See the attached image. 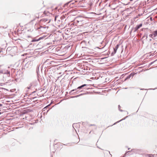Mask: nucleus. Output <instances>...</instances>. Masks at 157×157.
Instances as JSON below:
<instances>
[{
    "instance_id": "f257e3e1",
    "label": "nucleus",
    "mask_w": 157,
    "mask_h": 157,
    "mask_svg": "<svg viewBox=\"0 0 157 157\" xmlns=\"http://www.w3.org/2000/svg\"><path fill=\"white\" fill-rule=\"evenodd\" d=\"M83 17H78L76 18V20L77 22L78 23L79 22H82L83 21Z\"/></svg>"
},
{
    "instance_id": "f03ea898",
    "label": "nucleus",
    "mask_w": 157,
    "mask_h": 157,
    "mask_svg": "<svg viewBox=\"0 0 157 157\" xmlns=\"http://www.w3.org/2000/svg\"><path fill=\"white\" fill-rule=\"evenodd\" d=\"M48 21V20L46 19V18H43V19H42L40 21L41 22H46L47 23H48L50 21H49L48 22H47V21Z\"/></svg>"
},
{
    "instance_id": "7ed1b4c3",
    "label": "nucleus",
    "mask_w": 157,
    "mask_h": 157,
    "mask_svg": "<svg viewBox=\"0 0 157 157\" xmlns=\"http://www.w3.org/2000/svg\"><path fill=\"white\" fill-rule=\"evenodd\" d=\"M142 25V24H140L139 25L136 26L135 28V31H137L141 27Z\"/></svg>"
},
{
    "instance_id": "20e7f679",
    "label": "nucleus",
    "mask_w": 157,
    "mask_h": 157,
    "mask_svg": "<svg viewBox=\"0 0 157 157\" xmlns=\"http://www.w3.org/2000/svg\"><path fill=\"white\" fill-rule=\"evenodd\" d=\"M154 37H155L157 35V30L154 31L153 33Z\"/></svg>"
},
{
    "instance_id": "39448f33",
    "label": "nucleus",
    "mask_w": 157,
    "mask_h": 157,
    "mask_svg": "<svg viewBox=\"0 0 157 157\" xmlns=\"http://www.w3.org/2000/svg\"><path fill=\"white\" fill-rule=\"evenodd\" d=\"M145 157H154L153 155L151 154H147L145 155Z\"/></svg>"
},
{
    "instance_id": "423d86ee",
    "label": "nucleus",
    "mask_w": 157,
    "mask_h": 157,
    "mask_svg": "<svg viewBox=\"0 0 157 157\" xmlns=\"http://www.w3.org/2000/svg\"><path fill=\"white\" fill-rule=\"evenodd\" d=\"M86 85V84H83V85L81 86H79L78 87L77 89H81V88H82L83 87L85 86Z\"/></svg>"
},
{
    "instance_id": "0eeeda50",
    "label": "nucleus",
    "mask_w": 157,
    "mask_h": 157,
    "mask_svg": "<svg viewBox=\"0 0 157 157\" xmlns=\"http://www.w3.org/2000/svg\"><path fill=\"white\" fill-rule=\"evenodd\" d=\"M113 49H114V52H113L111 54L113 55L114 54H115L116 53L117 50V49H116L114 48H113Z\"/></svg>"
},
{
    "instance_id": "6e6552de",
    "label": "nucleus",
    "mask_w": 157,
    "mask_h": 157,
    "mask_svg": "<svg viewBox=\"0 0 157 157\" xmlns=\"http://www.w3.org/2000/svg\"><path fill=\"white\" fill-rule=\"evenodd\" d=\"M120 45L119 44H117V46L115 47V48H115L116 49H117L119 47V46Z\"/></svg>"
},
{
    "instance_id": "1a4fd4ad",
    "label": "nucleus",
    "mask_w": 157,
    "mask_h": 157,
    "mask_svg": "<svg viewBox=\"0 0 157 157\" xmlns=\"http://www.w3.org/2000/svg\"><path fill=\"white\" fill-rule=\"evenodd\" d=\"M153 35V34H151L149 35V36L150 37L152 38Z\"/></svg>"
},
{
    "instance_id": "9d476101",
    "label": "nucleus",
    "mask_w": 157,
    "mask_h": 157,
    "mask_svg": "<svg viewBox=\"0 0 157 157\" xmlns=\"http://www.w3.org/2000/svg\"><path fill=\"white\" fill-rule=\"evenodd\" d=\"M60 144L59 143H57L56 145L57 146H59Z\"/></svg>"
},
{
    "instance_id": "9b49d317",
    "label": "nucleus",
    "mask_w": 157,
    "mask_h": 157,
    "mask_svg": "<svg viewBox=\"0 0 157 157\" xmlns=\"http://www.w3.org/2000/svg\"><path fill=\"white\" fill-rule=\"evenodd\" d=\"M37 41H38V40H37ZM37 41V40H33L32 41V42H35V41Z\"/></svg>"
},
{
    "instance_id": "f8f14e48",
    "label": "nucleus",
    "mask_w": 157,
    "mask_h": 157,
    "mask_svg": "<svg viewBox=\"0 0 157 157\" xmlns=\"http://www.w3.org/2000/svg\"><path fill=\"white\" fill-rule=\"evenodd\" d=\"M44 14H47L46 13V12H45V11L44 12Z\"/></svg>"
},
{
    "instance_id": "ddd939ff",
    "label": "nucleus",
    "mask_w": 157,
    "mask_h": 157,
    "mask_svg": "<svg viewBox=\"0 0 157 157\" xmlns=\"http://www.w3.org/2000/svg\"><path fill=\"white\" fill-rule=\"evenodd\" d=\"M71 90V91H74V90Z\"/></svg>"
},
{
    "instance_id": "4468645a",
    "label": "nucleus",
    "mask_w": 157,
    "mask_h": 157,
    "mask_svg": "<svg viewBox=\"0 0 157 157\" xmlns=\"http://www.w3.org/2000/svg\"><path fill=\"white\" fill-rule=\"evenodd\" d=\"M2 104H0V106H2Z\"/></svg>"
},
{
    "instance_id": "2eb2a0df",
    "label": "nucleus",
    "mask_w": 157,
    "mask_h": 157,
    "mask_svg": "<svg viewBox=\"0 0 157 157\" xmlns=\"http://www.w3.org/2000/svg\"><path fill=\"white\" fill-rule=\"evenodd\" d=\"M91 125H94H94H94V124H93V125H91Z\"/></svg>"
},
{
    "instance_id": "dca6fc26",
    "label": "nucleus",
    "mask_w": 157,
    "mask_h": 157,
    "mask_svg": "<svg viewBox=\"0 0 157 157\" xmlns=\"http://www.w3.org/2000/svg\"><path fill=\"white\" fill-rule=\"evenodd\" d=\"M55 20H56V17H55Z\"/></svg>"
},
{
    "instance_id": "f3484780",
    "label": "nucleus",
    "mask_w": 157,
    "mask_h": 157,
    "mask_svg": "<svg viewBox=\"0 0 157 157\" xmlns=\"http://www.w3.org/2000/svg\"><path fill=\"white\" fill-rule=\"evenodd\" d=\"M28 89H29L30 88V87H28Z\"/></svg>"
},
{
    "instance_id": "a211bd4d",
    "label": "nucleus",
    "mask_w": 157,
    "mask_h": 157,
    "mask_svg": "<svg viewBox=\"0 0 157 157\" xmlns=\"http://www.w3.org/2000/svg\"><path fill=\"white\" fill-rule=\"evenodd\" d=\"M1 114V112H0V114Z\"/></svg>"
}]
</instances>
